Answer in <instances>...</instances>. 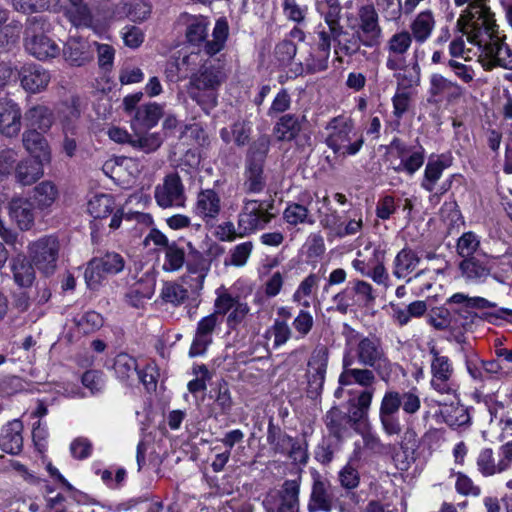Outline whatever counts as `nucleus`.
Listing matches in <instances>:
<instances>
[{"label":"nucleus","instance_id":"nucleus-1","mask_svg":"<svg viewBox=\"0 0 512 512\" xmlns=\"http://www.w3.org/2000/svg\"><path fill=\"white\" fill-rule=\"evenodd\" d=\"M343 328L345 346L342 366L358 363L362 367L373 368L382 381L389 382L396 364L388 358L381 338L375 334L364 335L348 324H344Z\"/></svg>","mask_w":512,"mask_h":512},{"label":"nucleus","instance_id":"nucleus-2","mask_svg":"<svg viewBox=\"0 0 512 512\" xmlns=\"http://www.w3.org/2000/svg\"><path fill=\"white\" fill-rule=\"evenodd\" d=\"M225 77L220 65H203L189 79V97L208 113L217 106L218 90Z\"/></svg>","mask_w":512,"mask_h":512},{"label":"nucleus","instance_id":"nucleus-3","mask_svg":"<svg viewBox=\"0 0 512 512\" xmlns=\"http://www.w3.org/2000/svg\"><path fill=\"white\" fill-rule=\"evenodd\" d=\"M467 40L478 46L482 54L494 65L512 70V50L498 35L495 19L469 33Z\"/></svg>","mask_w":512,"mask_h":512},{"label":"nucleus","instance_id":"nucleus-4","mask_svg":"<svg viewBox=\"0 0 512 512\" xmlns=\"http://www.w3.org/2000/svg\"><path fill=\"white\" fill-rule=\"evenodd\" d=\"M325 129L328 131L325 144L338 156L356 155L364 144L363 135L354 132L352 120L346 117H334Z\"/></svg>","mask_w":512,"mask_h":512},{"label":"nucleus","instance_id":"nucleus-5","mask_svg":"<svg viewBox=\"0 0 512 512\" xmlns=\"http://www.w3.org/2000/svg\"><path fill=\"white\" fill-rule=\"evenodd\" d=\"M311 477V490L306 505L307 512H332L335 509L339 512L352 511L329 479L317 471L312 472Z\"/></svg>","mask_w":512,"mask_h":512},{"label":"nucleus","instance_id":"nucleus-6","mask_svg":"<svg viewBox=\"0 0 512 512\" xmlns=\"http://www.w3.org/2000/svg\"><path fill=\"white\" fill-rule=\"evenodd\" d=\"M274 200H255L244 198L237 217L240 235L249 236L263 230L275 217L272 213Z\"/></svg>","mask_w":512,"mask_h":512},{"label":"nucleus","instance_id":"nucleus-7","mask_svg":"<svg viewBox=\"0 0 512 512\" xmlns=\"http://www.w3.org/2000/svg\"><path fill=\"white\" fill-rule=\"evenodd\" d=\"M376 296L372 285L363 280L350 281L347 286L332 297L334 307L328 308V311L334 310L341 315H346L353 308L364 309L372 306Z\"/></svg>","mask_w":512,"mask_h":512},{"label":"nucleus","instance_id":"nucleus-8","mask_svg":"<svg viewBox=\"0 0 512 512\" xmlns=\"http://www.w3.org/2000/svg\"><path fill=\"white\" fill-rule=\"evenodd\" d=\"M267 443L274 454L287 456L296 464L305 465L308 462V444L287 434L280 426L270 420L267 427Z\"/></svg>","mask_w":512,"mask_h":512},{"label":"nucleus","instance_id":"nucleus-9","mask_svg":"<svg viewBox=\"0 0 512 512\" xmlns=\"http://www.w3.org/2000/svg\"><path fill=\"white\" fill-rule=\"evenodd\" d=\"M316 34L318 37L316 46L311 47L302 60L293 64L291 71L295 76L315 74L328 69L331 44L323 24H318Z\"/></svg>","mask_w":512,"mask_h":512},{"label":"nucleus","instance_id":"nucleus-10","mask_svg":"<svg viewBox=\"0 0 512 512\" xmlns=\"http://www.w3.org/2000/svg\"><path fill=\"white\" fill-rule=\"evenodd\" d=\"M300 488V478L286 479L265 496L262 503L265 512H300Z\"/></svg>","mask_w":512,"mask_h":512},{"label":"nucleus","instance_id":"nucleus-11","mask_svg":"<svg viewBox=\"0 0 512 512\" xmlns=\"http://www.w3.org/2000/svg\"><path fill=\"white\" fill-rule=\"evenodd\" d=\"M124 266V258L116 252H107L103 256L92 258L84 273L88 288L98 289L107 276L120 273Z\"/></svg>","mask_w":512,"mask_h":512},{"label":"nucleus","instance_id":"nucleus-12","mask_svg":"<svg viewBox=\"0 0 512 512\" xmlns=\"http://www.w3.org/2000/svg\"><path fill=\"white\" fill-rule=\"evenodd\" d=\"M487 2L488 0H454L457 7L468 5L457 20V25L463 34L468 36L477 28H482L494 20V13Z\"/></svg>","mask_w":512,"mask_h":512},{"label":"nucleus","instance_id":"nucleus-13","mask_svg":"<svg viewBox=\"0 0 512 512\" xmlns=\"http://www.w3.org/2000/svg\"><path fill=\"white\" fill-rule=\"evenodd\" d=\"M430 386L440 394L451 395L456 392L453 383L454 367L448 356L442 355L435 346L430 347Z\"/></svg>","mask_w":512,"mask_h":512},{"label":"nucleus","instance_id":"nucleus-14","mask_svg":"<svg viewBox=\"0 0 512 512\" xmlns=\"http://www.w3.org/2000/svg\"><path fill=\"white\" fill-rule=\"evenodd\" d=\"M329 361V349L325 345L317 346L311 353L307 363V396L318 398L323 390Z\"/></svg>","mask_w":512,"mask_h":512},{"label":"nucleus","instance_id":"nucleus-15","mask_svg":"<svg viewBox=\"0 0 512 512\" xmlns=\"http://www.w3.org/2000/svg\"><path fill=\"white\" fill-rule=\"evenodd\" d=\"M465 88L442 74L433 73L429 77L427 102L433 105H452L465 95Z\"/></svg>","mask_w":512,"mask_h":512},{"label":"nucleus","instance_id":"nucleus-16","mask_svg":"<svg viewBox=\"0 0 512 512\" xmlns=\"http://www.w3.org/2000/svg\"><path fill=\"white\" fill-rule=\"evenodd\" d=\"M154 198L164 209L184 207L187 197L180 176L177 173L166 175L163 182L155 187Z\"/></svg>","mask_w":512,"mask_h":512},{"label":"nucleus","instance_id":"nucleus-17","mask_svg":"<svg viewBox=\"0 0 512 512\" xmlns=\"http://www.w3.org/2000/svg\"><path fill=\"white\" fill-rule=\"evenodd\" d=\"M193 214L206 226L213 227L222 212V200L219 193L212 189H201L192 207Z\"/></svg>","mask_w":512,"mask_h":512},{"label":"nucleus","instance_id":"nucleus-18","mask_svg":"<svg viewBox=\"0 0 512 512\" xmlns=\"http://www.w3.org/2000/svg\"><path fill=\"white\" fill-rule=\"evenodd\" d=\"M59 242L55 236H45L34 243V266L49 276L56 270Z\"/></svg>","mask_w":512,"mask_h":512},{"label":"nucleus","instance_id":"nucleus-19","mask_svg":"<svg viewBox=\"0 0 512 512\" xmlns=\"http://www.w3.org/2000/svg\"><path fill=\"white\" fill-rule=\"evenodd\" d=\"M360 35L364 38V46L368 48L377 47L382 37V28L379 24V17L373 5H363L358 10Z\"/></svg>","mask_w":512,"mask_h":512},{"label":"nucleus","instance_id":"nucleus-20","mask_svg":"<svg viewBox=\"0 0 512 512\" xmlns=\"http://www.w3.org/2000/svg\"><path fill=\"white\" fill-rule=\"evenodd\" d=\"M220 325L216 314H209L199 320L197 328L189 349L190 357L203 355L213 342V333Z\"/></svg>","mask_w":512,"mask_h":512},{"label":"nucleus","instance_id":"nucleus-21","mask_svg":"<svg viewBox=\"0 0 512 512\" xmlns=\"http://www.w3.org/2000/svg\"><path fill=\"white\" fill-rule=\"evenodd\" d=\"M187 274L182 277L185 284L189 285L192 291H200L203 288L204 280L210 270L211 263L200 251H193L186 259Z\"/></svg>","mask_w":512,"mask_h":512},{"label":"nucleus","instance_id":"nucleus-22","mask_svg":"<svg viewBox=\"0 0 512 512\" xmlns=\"http://www.w3.org/2000/svg\"><path fill=\"white\" fill-rule=\"evenodd\" d=\"M328 37L330 44L334 43V53L338 56L352 57L360 52L362 45L364 46V38L360 32H349L344 26Z\"/></svg>","mask_w":512,"mask_h":512},{"label":"nucleus","instance_id":"nucleus-23","mask_svg":"<svg viewBox=\"0 0 512 512\" xmlns=\"http://www.w3.org/2000/svg\"><path fill=\"white\" fill-rule=\"evenodd\" d=\"M338 481L344 490L343 492H339L340 495L353 510L362 501L361 496L355 491L360 484V474L358 470L350 463H347L338 472Z\"/></svg>","mask_w":512,"mask_h":512},{"label":"nucleus","instance_id":"nucleus-24","mask_svg":"<svg viewBox=\"0 0 512 512\" xmlns=\"http://www.w3.org/2000/svg\"><path fill=\"white\" fill-rule=\"evenodd\" d=\"M452 165V157L446 154L431 156L425 166L420 186L423 190L432 193L436 184L443 175L444 170Z\"/></svg>","mask_w":512,"mask_h":512},{"label":"nucleus","instance_id":"nucleus-25","mask_svg":"<svg viewBox=\"0 0 512 512\" xmlns=\"http://www.w3.org/2000/svg\"><path fill=\"white\" fill-rule=\"evenodd\" d=\"M163 115V107L155 102L140 105L131 116L133 131H148L157 125Z\"/></svg>","mask_w":512,"mask_h":512},{"label":"nucleus","instance_id":"nucleus-26","mask_svg":"<svg viewBox=\"0 0 512 512\" xmlns=\"http://www.w3.org/2000/svg\"><path fill=\"white\" fill-rule=\"evenodd\" d=\"M394 404L384 393L379 408V420L382 430L388 436H398L403 428L400 422V410Z\"/></svg>","mask_w":512,"mask_h":512},{"label":"nucleus","instance_id":"nucleus-27","mask_svg":"<svg viewBox=\"0 0 512 512\" xmlns=\"http://www.w3.org/2000/svg\"><path fill=\"white\" fill-rule=\"evenodd\" d=\"M21 129V111L12 100H0V131L2 134L12 137Z\"/></svg>","mask_w":512,"mask_h":512},{"label":"nucleus","instance_id":"nucleus-28","mask_svg":"<svg viewBox=\"0 0 512 512\" xmlns=\"http://www.w3.org/2000/svg\"><path fill=\"white\" fill-rule=\"evenodd\" d=\"M373 395V390L365 389L361 391L356 398L348 401V409L345 413L354 429H356L360 423L367 420Z\"/></svg>","mask_w":512,"mask_h":512},{"label":"nucleus","instance_id":"nucleus-29","mask_svg":"<svg viewBox=\"0 0 512 512\" xmlns=\"http://www.w3.org/2000/svg\"><path fill=\"white\" fill-rule=\"evenodd\" d=\"M323 420L329 434L338 441L348 435L350 429H354L346 413L338 406L331 407L326 412Z\"/></svg>","mask_w":512,"mask_h":512},{"label":"nucleus","instance_id":"nucleus-30","mask_svg":"<svg viewBox=\"0 0 512 512\" xmlns=\"http://www.w3.org/2000/svg\"><path fill=\"white\" fill-rule=\"evenodd\" d=\"M459 270L466 282L474 284L485 282L491 271L487 261L475 256L463 259L459 263Z\"/></svg>","mask_w":512,"mask_h":512},{"label":"nucleus","instance_id":"nucleus-31","mask_svg":"<svg viewBox=\"0 0 512 512\" xmlns=\"http://www.w3.org/2000/svg\"><path fill=\"white\" fill-rule=\"evenodd\" d=\"M342 367L343 370L338 379V382L341 386H349L355 383L367 388L376 383L377 374L373 368H354L353 365Z\"/></svg>","mask_w":512,"mask_h":512},{"label":"nucleus","instance_id":"nucleus-32","mask_svg":"<svg viewBox=\"0 0 512 512\" xmlns=\"http://www.w3.org/2000/svg\"><path fill=\"white\" fill-rule=\"evenodd\" d=\"M138 368L136 358L128 353H119L113 360L112 369L115 377L126 385H132L136 381Z\"/></svg>","mask_w":512,"mask_h":512},{"label":"nucleus","instance_id":"nucleus-33","mask_svg":"<svg viewBox=\"0 0 512 512\" xmlns=\"http://www.w3.org/2000/svg\"><path fill=\"white\" fill-rule=\"evenodd\" d=\"M22 423L13 420L2 428L0 434V448L10 454H18L23 447Z\"/></svg>","mask_w":512,"mask_h":512},{"label":"nucleus","instance_id":"nucleus-34","mask_svg":"<svg viewBox=\"0 0 512 512\" xmlns=\"http://www.w3.org/2000/svg\"><path fill=\"white\" fill-rule=\"evenodd\" d=\"M385 394L393 403H396L395 405L399 410L402 409L407 415H415L421 409V399L416 387L403 393L397 390H387Z\"/></svg>","mask_w":512,"mask_h":512},{"label":"nucleus","instance_id":"nucleus-35","mask_svg":"<svg viewBox=\"0 0 512 512\" xmlns=\"http://www.w3.org/2000/svg\"><path fill=\"white\" fill-rule=\"evenodd\" d=\"M267 185L264 165L245 163L243 173V191L247 194H260Z\"/></svg>","mask_w":512,"mask_h":512},{"label":"nucleus","instance_id":"nucleus-36","mask_svg":"<svg viewBox=\"0 0 512 512\" xmlns=\"http://www.w3.org/2000/svg\"><path fill=\"white\" fill-rule=\"evenodd\" d=\"M305 116L285 114L281 116L274 126V133L280 141L294 140L302 130Z\"/></svg>","mask_w":512,"mask_h":512},{"label":"nucleus","instance_id":"nucleus-37","mask_svg":"<svg viewBox=\"0 0 512 512\" xmlns=\"http://www.w3.org/2000/svg\"><path fill=\"white\" fill-rule=\"evenodd\" d=\"M420 261V257L414 250L403 248L394 258L392 273L398 279L405 278L416 269Z\"/></svg>","mask_w":512,"mask_h":512},{"label":"nucleus","instance_id":"nucleus-38","mask_svg":"<svg viewBox=\"0 0 512 512\" xmlns=\"http://www.w3.org/2000/svg\"><path fill=\"white\" fill-rule=\"evenodd\" d=\"M42 22V17H34V33L36 26ZM59 45L47 35L37 36L34 34V57L41 61L55 58L60 55Z\"/></svg>","mask_w":512,"mask_h":512},{"label":"nucleus","instance_id":"nucleus-39","mask_svg":"<svg viewBox=\"0 0 512 512\" xmlns=\"http://www.w3.org/2000/svg\"><path fill=\"white\" fill-rule=\"evenodd\" d=\"M10 216L21 230L32 227V202L28 198H14L10 203Z\"/></svg>","mask_w":512,"mask_h":512},{"label":"nucleus","instance_id":"nucleus-40","mask_svg":"<svg viewBox=\"0 0 512 512\" xmlns=\"http://www.w3.org/2000/svg\"><path fill=\"white\" fill-rule=\"evenodd\" d=\"M58 194V189L52 181L40 182L34 186V210L49 209L58 198Z\"/></svg>","mask_w":512,"mask_h":512},{"label":"nucleus","instance_id":"nucleus-41","mask_svg":"<svg viewBox=\"0 0 512 512\" xmlns=\"http://www.w3.org/2000/svg\"><path fill=\"white\" fill-rule=\"evenodd\" d=\"M435 26L433 13L430 10L420 12L411 23L412 37L418 43H424L431 35Z\"/></svg>","mask_w":512,"mask_h":512},{"label":"nucleus","instance_id":"nucleus-42","mask_svg":"<svg viewBox=\"0 0 512 512\" xmlns=\"http://www.w3.org/2000/svg\"><path fill=\"white\" fill-rule=\"evenodd\" d=\"M34 181L44 175V167L51 162V150L45 138L34 136Z\"/></svg>","mask_w":512,"mask_h":512},{"label":"nucleus","instance_id":"nucleus-43","mask_svg":"<svg viewBox=\"0 0 512 512\" xmlns=\"http://www.w3.org/2000/svg\"><path fill=\"white\" fill-rule=\"evenodd\" d=\"M118 14H123L133 22H142L149 18L151 6L142 1L122 2L118 6Z\"/></svg>","mask_w":512,"mask_h":512},{"label":"nucleus","instance_id":"nucleus-44","mask_svg":"<svg viewBox=\"0 0 512 512\" xmlns=\"http://www.w3.org/2000/svg\"><path fill=\"white\" fill-rule=\"evenodd\" d=\"M212 36L213 39L206 41L204 44V51L209 56H213L219 53L224 48L228 37V24L226 20H217L213 29Z\"/></svg>","mask_w":512,"mask_h":512},{"label":"nucleus","instance_id":"nucleus-45","mask_svg":"<svg viewBox=\"0 0 512 512\" xmlns=\"http://www.w3.org/2000/svg\"><path fill=\"white\" fill-rule=\"evenodd\" d=\"M179 140L187 146H206L209 144L206 131L198 123L185 125L180 131Z\"/></svg>","mask_w":512,"mask_h":512},{"label":"nucleus","instance_id":"nucleus-46","mask_svg":"<svg viewBox=\"0 0 512 512\" xmlns=\"http://www.w3.org/2000/svg\"><path fill=\"white\" fill-rule=\"evenodd\" d=\"M15 282L20 287L32 285V261L24 255L19 254L12 264Z\"/></svg>","mask_w":512,"mask_h":512},{"label":"nucleus","instance_id":"nucleus-47","mask_svg":"<svg viewBox=\"0 0 512 512\" xmlns=\"http://www.w3.org/2000/svg\"><path fill=\"white\" fill-rule=\"evenodd\" d=\"M155 282L151 277H145L134 283L127 294L133 306L138 305L145 299H150L154 294Z\"/></svg>","mask_w":512,"mask_h":512},{"label":"nucleus","instance_id":"nucleus-48","mask_svg":"<svg viewBox=\"0 0 512 512\" xmlns=\"http://www.w3.org/2000/svg\"><path fill=\"white\" fill-rule=\"evenodd\" d=\"M114 205L115 202L111 195L100 194L88 202V211L95 219H103L113 213Z\"/></svg>","mask_w":512,"mask_h":512},{"label":"nucleus","instance_id":"nucleus-49","mask_svg":"<svg viewBox=\"0 0 512 512\" xmlns=\"http://www.w3.org/2000/svg\"><path fill=\"white\" fill-rule=\"evenodd\" d=\"M162 144V139L158 133H149L148 131H134L130 145L145 153L156 151Z\"/></svg>","mask_w":512,"mask_h":512},{"label":"nucleus","instance_id":"nucleus-50","mask_svg":"<svg viewBox=\"0 0 512 512\" xmlns=\"http://www.w3.org/2000/svg\"><path fill=\"white\" fill-rule=\"evenodd\" d=\"M186 263V254L184 248L173 241L165 250V261L163 270L166 272H175L180 270Z\"/></svg>","mask_w":512,"mask_h":512},{"label":"nucleus","instance_id":"nucleus-51","mask_svg":"<svg viewBox=\"0 0 512 512\" xmlns=\"http://www.w3.org/2000/svg\"><path fill=\"white\" fill-rule=\"evenodd\" d=\"M270 148V138L268 135L259 136L251 145L248 150L245 163H254L257 165H264L267 154Z\"/></svg>","mask_w":512,"mask_h":512},{"label":"nucleus","instance_id":"nucleus-52","mask_svg":"<svg viewBox=\"0 0 512 512\" xmlns=\"http://www.w3.org/2000/svg\"><path fill=\"white\" fill-rule=\"evenodd\" d=\"M212 392H214L215 395L211 397H214L215 405L219 408L220 414H230L233 407V400L228 383L223 379L218 381L215 387L212 388L211 393Z\"/></svg>","mask_w":512,"mask_h":512},{"label":"nucleus","instance_id":"nucleus-53","mask_svg":"<svg viewBox=\"0 0 512 512\" xmlns=\"http://www.w3.org/2000/svg\"><path fill=\"white\" fill-rule=\"evenodd\" d=\"M447 304L449 305H461L467 309H486V308H496V303L491 302L483 297H469L464 293H455L451 297L447 299Z\"/></svg>","mask_w":512,"mask_h":512},{"label":"nucleus","instance_id":"nucleus-54","mask_svg":"<svg viewBox=\"0 0 512 512\" xmlns=\"http://www.w3.org/2000/svg\"><path fill=\"white\" fill-rule=\"evenodd\" d=\"M65 60L72 66H82L88 60L85 53V44L71 38L63 49Z\"/></svg>","mask_w":512,"mask_h":512},{"label":"nucleus","instance_id":"nucleus-55","mask_svg":"<svg viewBox=\"0 0 512 512\" xmlns=\"http://www.w3.org/2000/svg\"><path fill=\"white\" fill-rule=\"evenodd\" d=\"M208 24L204 18H194L187 26L186 38L187 41L195 46L206 42L208 35Z\"/></svg>","mask_w":512,"mask_h":512},{"label":"nucleus","instance_id":"nucleus-56","mask_svg":"<svg viewBox=\"0 0 512 512\" xmlns=\"http://www.w3.org/2000/svg\"><path fill=\"white\" fill-rule=\"evenodd\" d=\"M253 248L254 245L252 241L237 244L229 250V257L225 259V265H232L235 267L244 266L247 263Z\"/></svg>","mask_w":512,"mask_h":512},{"label":"nucleus","instance_id":"nucleus-57","mask_svg":"<svg viewBox=\"0 0 512 512\" xmlns=\"http://www.w3.org/2000/svg\"><path fill=\"white\" fill-rule=\"evenodd\" d=\"M477 469L484 476L489 477L502 473L499 468V461L496 463L491 448L482 449L477 457Z\"/></svg>","mask_w":512,"mask_h":512},{"label":"nucleus","instance_id":"nucleus-58","mask_svg":"<svg viewBox=\"0 0 512 512\" xmlns=\"http://www.w3.org/2000/svg\"><path fill=\"white\" fill-rule=\"evenodd\" d=\"M78 330L83 334L92 333L103 325V317L96 311H88L73 319Z\"/></svg>","mask_w":512,"mask_h":512},{"label":"nucleus","instance_id":"nucleus-59","mask_svg":"<svg viewBox=\"0 0 512 512\" xmlns=\"http://www.w3.org/2000/svg\"><path fill=\"white\" fill-rule=\"evenodd\" d=\"M161 298L166 303L178 306L188 298V291L180 284L166 282L161 290Z\"/></svg>","mask_w":512,"mask_h":512},{"label":"nucleus","instance_id":"nucleus-60","mask_svg":"<svg viewBox=\"0 0 512 512\" xmlns=\"http://www.w3.org/2000/svg\"><path fill=\"white\" fill-rule=\"evenodd\" d=\"M283 217L290 225H298L301 223L314 224V220L309 218V210L304 205L298 203L289 204L284 212Z\"/></svg>","mask_w":512,"mask_h":512},{"label":"nucleus","instance_id":"nucleus-61","mask_svg":"<svg viewBox=\"0 0 512 512\" xmlns=\"http://www.w3.org/2000/svg\"><path fill=\"white\" fill-rule=\"evenodd\" d=\"M296 54V44L289 39H283L274 48V59L282 67L290 65Z\"/></svg>","mask_w":512,"mask_h":512},{"label":"nucleus","instance_id":"nucleus-62","mask_svg":"<svg viewBox=\"0 0 512 512\" xmlns=\"http://www.w3.org/2000/svg\"><path fill=\"white\" fill-rule=\"evenodd\" d=\"M314 317L310 311L306 309L299 310L298 314L292 321V327L296 333V339L307 337L314 327Z\"/></svg>","mask_w":512,"mask_h":512},{"label":"nucleus","instance_id":"nucleus-63","mask_svg":"<svg viewBox=\"0 0 512 512\" xmlns=\"http://www.w3.org/2000/svg\"><path fill=\"white\" fill-rule=\"evenodd\" d=\"M67 16L75 27H89L92 24L91 11L83 2L70 5Z\"/></svg>","mask_w":512,"mask_h":512},{"label":"nucleus","instance_id":"nucleus-64","mask_svg":"<svg viewBox=\"0 0 512 512\" xmlns=\"http://www.w3.org/2000/svg\"><path fill=\"white\" fill-rule=\"evenodd\" d=\"M479 246V236L472 231H468L463 233L462 236L458 239L456 250L458 255L465 259L468 257H473V254L477 251Z\"/></svg>","mask_w":512,"mask_h":512}]
</instances>
